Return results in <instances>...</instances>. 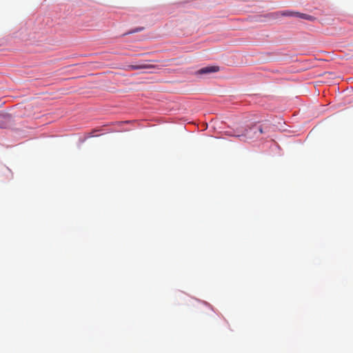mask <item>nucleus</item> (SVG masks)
Segmentation results:
<instances>
[{
	"mask_svg": "<svg viewBox=\"0 0 353 353\" xmlns=\"http://www.w3.org/2000/svg\"><path fill=\"white\" fill-rule=\"evenodd\" d=\"M257 130H259V133H260V134L263 133V130L262 127H261V126H260V127H259V128H257Z\"/></svg>",
	"mask_w": 353,
	"mask_h": 353,
	"instance_id": "nucleus-7",
	"label": "nucleus"
},
{
	"mask_svg": "<svg viewBox=\"0 0 353 353\" xmlns=\"http://www.w3.org/2000/svg\"><path fill=\"white\" fill-rule=\"evenodd\" d=\"M308 14H303V13H299V12H296V16L299 17V18H301V19H306L307 18V16Z\"/></svg>",
	"mask_w": 353,
	"mask_h": 353,
	"instance_id": "nucleus-5",
	"label": "nucleus"
},
{
	"mask_svg": "<svg viewBox=\"0 0 353 353\" xmlns=\"http://www.w3.org/2000/svg\"><path fill=\"white\" fill-rule=\"evenodd\" d=\"M157 66L152 64H149L146 63H142L138 65H128L125 68L126 70L130 71V70H140V69H152L156 68Z\"/></svg>",
	"mask_w": 353,
	"mask_h": 353,
	"instance_id": "nucleus-1",
	"label": "nucleus"
},
{
	"mask_svg": "<svg viewBox=\"0 0 353 353\" xmlns=\"http://www.w3.org/2000/svg\"><path fill=\"white\" fill-rule=\"evenodd\" d=\"M276 15L290 17V16H296V12H291V11L285 10V11H283V12H277V13H276Z\"/></svg>",
	"mask_w": 353,
	"mask_h": 353,
	"instance_id": "nucleus-3",
	"label": "nucleus"
},
{
	"mask_svg": "<svg viewBox=\"0 0 353 353\" xmlns=\"http://www.w3.org/2000/svg\"><path fill=\"white\" fill-rule=\"evenodd\" d=\"M254 130V128H250V130ZM250 132H251V131H248V130H246V132H245V133L242 134H241V135H236V137H245V138H247V139H252V138H253V136H252V135L250 134Z\"/></svg>",
	"mask_w": 353,
	"mask_h": 353,
	"instance_id": "nucleus-4",
	"label": "nucleus"
},
{
	"mask_svg": "<svg viewBox=\"0 0 353 353\" xmlns=\"http://www.w3.org/2000/svg\"><path fill=\"white\" fill-rule=\"evenodd\" d=\"M142 30H143V28H136L135 30H133L129 32L128 33H126V34L137 32L141 31ZM123 35H125V34H124Z\"/></svg>",
	"mask_w": 353,
	"mask_h": 353,
	"instance_id": "nucleus-6",
	"label": "nucleus"
},
{
	"mask_svg": "<svg viewBox=\"0 0 353 353\" xmlns=\"http://www.w3.org/2000/svg\"><path fill=\"white\" fill-rule=\"evenodd\" d=\"M307 20H310V21H312L314 19V17L310 16V15H307V18H306Z\"/></svg>",
	"mask_w": 353,
	"mask_h": 353,
	"instance_id": "nucleus-8",
	"label": "nucleus"
},
{
	"mask_svg": "<svg viewBox=\"0 0 353 353\" xmlns=\"http://www.w3.org/2000/svg\"><path fill=\"white\" fill-rule=\"evenodd\" d=\"M219 70V66H206L204 68H202L199 70H198L197 73L199 74H207L212 72H216Z\"/></svg>",
	"mask_w": 353,
	"mask_h": 353,
	"instance_id": "nucleus-2",
	"label": "nucleus"
}]
</instances>
